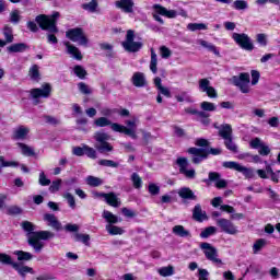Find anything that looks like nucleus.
<instances>
[{"mask_svg":"<svg viewBox=\"0 0 280 280\" xmlns=\"http://www.w3.org/2000/svg\"><path fill=\"white\" fill-rule=\"evenodd\" d=\"M60 185H62V179L54 180L49 186L50 194H56V191H60Z\"/></svg>","mask_w":280,"mask_h":280,"instance_id":"61","label":"nucleus"},{"mask_svg":"<svg viewBox=\"0 0 280 280\" xmlns=\"http://www.w3.org/2000/svg\"><path fill=\"white\" fill-rule=\"evenodd\" d=\"M131 180L133 183L135 189H141V187H143V180L141 179L139 174L132 173Z\"/></svg>","mask_w":280,"mask_h":280,"instance_id":"51","label":"nucleus"},{"mask_svg":"<svg viewBox=\"0 0 280 280\" xmlns=\"http://www.w3.org/2000/svg\"><path fill=\"white\" fill-rule=\"evenodd\" d=\"M238 172L246 178H253L255 176L253 168H248L246 166L241 165V167L238 168Z\"/></svg>","mask_w":280,"mask_h":280,"instance_id":"57","label":"nucleus"},{"mask_svg":"<svg viewBox=\"0 0 280 280\" xmlns=\"http://www.w3.org/2000/svg\"><path fill=\"white\" fill-rule=\"evenodd\" d=\"M188 154L192 155V163L195 165H199V163H202V161L207 160V153L206 149H198L196 147L188 149Z\"/></svg>","mask_w":280,"mask_h":280,"instance_id":"15","label":"nucleus"},{"mask_svg":"<svg viewBox=\"0 0 280 280\" xmlns=\"http://www.w3.org/2000/svg\"><path fill=\"white\" fill-rule=\"evenodd\" d=\"M85 156H88V159H97V151L89 145L85 144Z\"/></svg>","mask_w":280,"mask_h":280,"instance_id":"62","label":"nucleus"},{"mask_svg":"<svg viewBox=\"0 0 280 280\" xmlns=\"http://www.w3.org/2000/svg\"><path fill=\"white\" fill-rule=\"evenodd\" d=\"M44 221L54 229V231H62V223L58 221V218L55 214L46 213L44 214Z\"/></svg>","mask_w":280,"mask_h":280,"instance_id":"18","label":"nucleus"},{"mask_svg":"<svg viewBox=\"0 0 280 280\" xmlns=\"http://www.w3.org/2000/svg\"><path fill=\"white\" fill-rule=\"evenodd\" d=\"M199 248H201L208 261H212V264H215L217 266H222V259L218 258V248L213 247L211 243H201Z\"/></svg>","mask_w":280,"mask_h":280,"instance_id":"6","label":"nucleus"},{"mask_svg":"<svg viewBox=\"0 0 280 280\" xmlns=\"http://www.w3.org/2000/svg\"><path fill=\"white\" fill-rule=\"evenodd\" d=\"M2 34L4 36V40L7 42V45H10L11 43H14V31L11 26L5 25L2 28Z\"/></svg>","mask_w":280,"mask_h":280,"instance_id":"28","label":"nucleus"},{"mask_svg":"<svg viewBox=\"0 0 280 280\" xmlns=\"http://www.w3.org/2000/svg\"><path fill=\"white\" fill-rule=\"evenodd\" d=\"M187 30L190 32H198L200 30H207V24L203 23H189Z\"/></svg>","mask_w":280,"mask_h":280,"instance_id":"53","label":"nucleus"},{"mask_svg":"<svg viewBox=\"0 0 280 280\" xmlns=\"http://www.w3.org/2000/svg\"><path fill=\"white\" fill-rule=\"evenodd\" d=\"M232 8H234V10H248V2L245 0H235Z\"/></svg>","mask_w":280,"mask_h":280,"instance_id":"52","label":"nucleus"},{"mask_svg":"<svg viewBox=\"0 0 280 280\" xmlns=\"http://www.w3.org/2000/svg\"><path fill=\"white\" fill-rule=\"evenodd\" d=\"M192 218L196 222H205L207 220V213L202 211L200 203H197L192 210Z\"/></svg>","mask_w":280,"mask_h":280,"instance_id":"25","label":"nucleus"},{"mask_svg":"<svg viewBox=\"0 0 280 280\" xmlns=\"http://www.w3.org/2000/svg\"><path fill=\"white\" fill-rule=\"evenodd\" d=\"M10 21L16 25L21 21V15L19 14V10H14L10 13Z\"/></svg>","mask_w":280,"mask_h":280,"instance_id":"64","label":"nucleus"},{"mask_svg":"<svg viewBox=\"0 0 280 280\" xmlns=\"http://www.w3.org/2000/svg\"><path fill=\"white\" fill-rule=\"evenodd\" d=\"M73 73L74 75H77V78H79L80 80H85L86 75H89V72H86V69H84V67L77 65L73 68Z\"/></svg>","mask_w":280,"mask_h":280,"instance_id":"36","label":"nucleus"},{"mask_svg":"<svg viewBox=\"0 0 280 280\" xmlns=\"http://www.w3.org/2000/svg\"><path fill=\"white\" fill-rule=\"evenodd\" d=\"M266 244H268V241H266V238H258L253 245L254 255H257V253H259L261 248L266 246Z\"/></svg>","mask_w":280,"mask_h":280,"instance_id":"41","label":"nucleus"},{"mask_svg":"<svg viewBox=\"0 0 280 280\" xmlns=\"http://www.w3.org/2000/svg\"><path fill=\"white\" fill-rule=\"evenodd\" d=\"M219 137H221L223 140L233 137V127H231L230 124L221 125L219 129Z\"/></svg>","mask_w":280,"mask_h":280,"instance_id":"24","label":"nucleus"},{"mask_svg":"<svg viewBox=\"0 0 280 280\" xmlns=\"http://www.w3.org/2000/svg\"><path fill=\"white\" fill-rule=\"evenodd\" d=\"M85 183L90 187H100V185H104V180L102 178L95 177L93 175L88 176Z\"/></svg>","mask_w":280,"mask_h":280,"instance_id":"35","label":"nucleus"},{"mask_svg":"<svg viewBox=\"0 0 280 280\" xmlns=\"http://www.w3.org/2000/svg\"><path fill=\"white\" fill-rule=\"evenodd\" d=\"M126 126L114 122L112 125V130L114 132L127 135V137H131V139H137V119L126 120Z\"/></svg>","mask_w":280,"mask_h":280,"instance_id":"3","label":"nucleus"},{"mask_svg":"<svg viewBox=\"0 0 280 280\" xmlns=\"http://www.w3.org/2000/svg\"><path fill=\"white\" fill-rule=\"evenodd\" d=\"M223 167H225L226 170H235V172H240V167H242V164L237 163V162H223Z\"/></svg>","mask_w":280,"mask_h":280,"instance_id":"56","label":"nucleus"},{"mask_svg":"<svg viewBox=\"0 0 280 280\" xmlns=\"http://www.w3.org/2000/svg\"><path fill=\"white\" fill-rule=\"evenodd\" d=\"M14 255H16L18 261H32L34 259V255L30 252L15 250Z\"/></svg>","mask_w":280,"mask_h":280,"instance_id":"32","label":"nucleus"},{"mask_svg":"<svg viewBox=\"0 0 280 280\" xmlns=\"http://www.w3.org/2000/svg\"><path fill=\"white\" fill-rule=\"evenodd\" d=\"M158 65H159V58L156 56V51H154V48H151L150 70L154 74H156L159 71V68L156 67Z\"/></svg>","mask_w":280,"mask_h":280,"instance_id":"33","label":"nucleus"},{"mask_svg":"<svg viewBox=\"0 0 280 280\" xmlns=\"http://www.w3.org/2000/svg\"><path fill=\"white\" fill-rule=\"evenodd\" d=\"M98 165L102 167H119V162L113 160H100Z\"/></svg>","mask_w":280,"mask_h":280,"instance_id":"54","label":"nucleus"},{"mask_svg":"<svg viewBox=\"0 0 280 280\" xmlns=\"http://www.w3.org/2000/svg\"><path fill=\"white\" fill-rule=\"evenodd\" d=\"M153 8L155 10V13H153V19L155 21H158V23H160L161 25H163V23H164L161 16H166L167 19H176V16H177L176 11L167 10V9H165V7H162L160 4H154ZM159 14L161 16H159Z\"/></svg>","mask_w":280,"mask_h":280,"instance_id":"11","label":"nucleus"},{"mask_svg":"<svg viewBox=\"0 0 280 280\" xmlns=\"http://www.w3.org/2000/svg\"><path fill=\"white\" fill-rule=\"evenodd\" d=\"M224 145H225L226 150H230V152H233L234 154H237V152H238L237 144L234 143L233 136L230 137V138H226L224 140Z\"/></svg>","mask_w":280,"mask_h":280,"instance_id":"40","label":"nucleus"},{"mask_svg":"<svg viewBox=\"0 0 280 280\" xmlns=\"http://www.w3.org/2000/svg\"><path fill=\"white\" fill-rule=\"evenodd\" d=\"M31 97L34 101V104L37 105L39 104L40 97L44 100H47L48 97H51V84L49 83H44L42 88H36L31 90Z\"/></svg>","mask_w":280,"mask_h":280,"instance_id":"8","label":"nucleus"},{"mask_svg":"<svg viewBox=\"0 0 280 280\" xmlns=\"http://www.w3.org/2000/svg\"><path fill=\"white\" fill-rule=\"evenodd\" d=\"M86 150V144H83L82 147H73L72 154L74 156H84Z\"/></svg>","mask_w":280,"mask_h":280,"instance_id":"60","label":"nucleus"},{"mask_svg":"<svg viewBox=\"0 0 280 280\" xmlns=\"http://www.w3.org/2000/svg\"><path fill=\"white\" fill-rule=\"evenodd\" d=\"M234 86H238L243 93H250V74L248 72H242L238 77H232Z\"/></svg>","mask_w":280,"mask_h":280,"instance_id":"9","label":"nucleus"},{"mask_svg":"<svg viewBox=\"0 0 280 280\" xmlns=\"http://www.w3.org/2000/svg\"><path fill=\"white\" fill-rule=\"evenodd\" d=\"M232 38L236 45H238V47L245 51H253V49H255L253 39L245 33H233Z\"/></svg>","mask_w":280,"mask_h":280,"instance_id":"7","label":"nucleus"},{"mask_svg":"<svg viewBox=\"0 0 280 280\" xmlns=\"http://www.w3.org/2000/svg\"><path fill=\"white\" fill-rule=\"evenodd\" d=\"M158 272L160 277H172L174 276V266L168 265L166 267H161L160 269H158Z\"/></svg>","mask_w":280,"mask_h":280,"instance_id":"39","label":"nucleus"},{"mask_svg":"<svg viewBox=\"0 0 280 280\" xmlns=\"http://www.w3.org/2000/svg\"><path fill=\"white\" fill-rule=\"evenodd\" d=\"M63 198L67 200L70 209H75V197L71 192L63 194Z\"/></svg>","mask_w":280,"mask_h":280,"instance_id":"59","label":"nucleus"},{"mask_svg":"<svg viewBox=\"0 0 280 280\" xmlns=\"http://www.w3.org/2000/svg\"><path fill=\"white\" fill-rule=\"evenodd\" d=\"M13 268L19 272L21 277H25L30 272V275H34V269L28 266H21V264L15 262L13 264Z\"/></svg>","mask_w":280,"mask_h":280,"instance_id":"26","label":"nucleus"},{"mask_svg":"<svg viewBox=\"0 0 280 280\" xmlns=\"http://www.w3.org/2000/svg\"><path fill=\"white\" fill-rule=\"evenodd\" d=\"M131 84H133L137 89H143L148 86L145 74L143 72H135L131 77Z\"/></svg>","mask_w":280,"mask_h":280,"instance_id":"16","label":"nucleus"},{"mask_svg":"<svg viewBox=\"0 0 280 280\" xmlns=\"http://www.w3.org/2000/svg\"><path fill=\"white\" fill-rule=\"evenodd\" d=\"M113 124L115 122L110 121L107 117H100L94 120V126H96V128H106V126L113 128Z\"/></svg>","mask_w":280,"mask_h":280,"instance_id":"34","label":"nucleus"},{"mask_svg":"<svg viewBox=\"0 0 280 280\" xmlns=\"http://www.w3.org/2000/svg\"><path fill=\"white\" fill-rule=\"evenodd\" d=\"M198 45H201V47L208 49V51H211L212 54H214V56H220V50H218V47H215V45L205 39H198Z\"/></svg>","mask_w":280,"mask_h":280,"instance_id":"29","label":"nucleus"},{"mask_svg":"<svg viewBox=\"0 0 280 280\" xmlns=\"http://www.w3.org/2000/svg\"><path fill=\"white\" fill-rule=\"evenodd\" d=\"M256 43H258L260 47H268V36L266 33H258L256 35Z\"/></svg>","mask_w":280,"mask_h":280,"instance_id":"47","label":"nucleus"},{"mask_svg":"<svg viewBox=\"0 0 280 280\" xmlns=\"http://www.w3.org/2000/svg\"><path fill=\"white\" fill-rule=\"evenodd\" d=\"M65 46L67 48V54L74 58V60H82V52L80 51V48L75 47L69 42H65Z\"/></svg>","mask_w":280,"mask_h":280,"instance_id":"21","label":"nucleus"},{"mask_svg":"<svg viewBox=\"0 0 280 280\" xmlns=\"http://www.w3.org/2000/svg\"><path fill=\"white\" fill-rule=\"evenodd\" d=\"M23 208L19 206H10L7 208V215H21Z\"/></svg>","mask_w":280,"mask_h":280,"instance_id":"50","label":"nucleus"},{"mask_svg":"<svg viewBox=\"0 0 280 280\" xmlns=\"http://www.w3.org/2000/svg\"><path fill=\"white\" fill-rule=\"evenodd\" d=\"M177 194L183 200H198V196H196V194H194V190H191V188L189 187L179 188Z\"/></svg>","mask_w":280,"mask_h":280,"instance_id":"20","label":"nucleus"},{"mask_svg":"<svg viewBox=\"0 0 280 280\" xmlns=\"http://www.w3.org/2000/svg\"><path fill=\"white\" fill-rule=\"evenodd\" d=\"M0 264H3L4 266H12L14 268V260H12V256L5 254V253H0Z\"/></svg>","mask_w":280,"mask_h":280,"instance_id":"44","label":"nucleus"},{"mask_svg":"<svg viewBox=\"0 0 280 280\" xmlns=\"http://www.w3.org/2000/svg\"><path fill=\"white\" fill-rule=\"evenodd\" d=\"M103 218L110 226H113V224H117V222H121V219H119V217L113 214V212L108 210L103 211Z\"/></svg>","mask_w":280,"mask_h":280,"instance_id":"27","label":"nucleus"},{"mask_svg":"<svg viewBox=\"0 0 280 280\" xmlns=\"http://www.w3.org/2000/svg\"><path fill=\"white\" fill-rule=\"evenodd\" d=\"M175 100H177V102H188V103L194 102L191 100V96H189V94H187V92H182L179 95H176Z\"/></svg>","mask_w":280,"mask_h":280,"instance_id":"63","label":"nucleus"},{"mask_svg":"<svg viewBox=\"0 0 280 280\" xmlns=\"http://www.w3.org/2000/svg\"><path fill=\"white\" fill-rule=\"evenodd\" d=\"M21 226L26 233V242L28 246H31L35 253H42L45 248L44 242L56 237V234L51 231H35L36 226L30 221H23Z\"/></svg>","mask_w":280,"mask_h":280,"instance_id":"1","label":"nucleus"},{"mask_svg":"<svg viewBox=\"0 0 280 280\" xmlns=\"http://www.w3.org/2000/svg\"><path fill=\"white\" fill-rule=\"evenodd\" d=\"M115 5L126 14H132L135 12V1L132 0H119L115 2Z\"/></svg>","mask_w":280,"mask_h":280,"instance_id":"17","label":"nucleus"},{"mask_svg":"<svg viewBox=\"0 0 280 280\" xmlns=\"http://www.w3.org/2000/svg\"><path fill=\"white\" fill-rule=\"evenodd\" d=\"M18 147L22 150V154H24V156H34L36 154L34 152V148H32L23 142H19Z\"/></svg>","mask_w":280,"mask_h":280,"instance_id":"37","label":"nucleus"},{"mask_svg":"<svg viewBox=\"0 0 280 280\" xmlns=\"http://www.w3.org/2000/svg\"><path fill=\"white\" fill-rule=\"evenodd\" d=\"M218 232V229L215 226H208L200 233V237L202 240H207L208 237H211V235H215Z\"/></svg>","mask_w":280,"mask_h":280,"instance_id":"42","label":"nucleus"},{"mask_svg":"<svg viewBox=\"0 0 280 280\" xmlns=\"http://www.w3.org/2000/svg\"><path fill=\"white\" fill-rule=\"evenodd\" d=\"M217 226L221 229L222 233H226L228 235H237V226L235 224L225 218L217 219Z\"/></svg>","mask_w":280,"mask_h":280,"instance_id":"12","label":"nucleus"},{"mask_svg":"<svg viewBox=\"0 0 280 280\" xmlns=\"http://www.w3.org/2000/svg\"><path fill=\"white\" fill-rule=\"evenodd\" d=\"M94 139L97 141V143H107L108 139H110V136H108L106 132L98 131L94 135Z\"/></svg>","mask_w":280,"mask_h":280,"instance_id":"48","label":"nucleus"},{"mask_svg":"<svg viewBox=\"0 0 280 280\" xmlns=\"http://www.w3.org/2000/svg\"><path fill=\"white\" fill-rule=\"evenodd\" d=\"M121 45L125 51H128L129 54H137V51H141L143 48L142 42H135V31L132 30L127 31L126 38Z\"/></svg>","mask_w":280,"mask_h":280,"instance_id":"4","label":"nucleus"},{"mask_svg":"<svg viewBox=\"0 0 280 280\" xmlns=\"http://www.w3.org/2000/svg\"><path fill=\"white\" fill-rule=\"evenodd\" d=\"M27 135H30V128L25 126H19L13 131V139H15V141H19V140L23 141L24 139L27 138Z\"/></svg>","mask_w":280,"mask_h":280,"instance_id":"23","label":"nucleus"},{"mask_svg":"<svg viewBox=\"0 0 280 280\" xmlns=\"http://www.w3.org/2000/svg\"><path fill=\"white\" fill-rule=\"evenodd\" d=\"M28 75H30L31 80H34L35 82H38V80H40V71L38 70V65H34L30 69Z\"/></svg>","mask_w":280,"mask_h":280,"instance_id":"43","label":"nucleus"},{"mask_svg":"<svg viewBox=\"0 0 280 280\" xmlns=\"http://www.w3.org/2000/svg\"><path fill=\"white\" fill-rule=\"evenodd\" d=\"M200 107H201V109H203L206 113H213V112H215L217 110V106H215V104H213V103H211V102H207V101H205V102H202L201 104H200Z\"/></svg>","mask_w":280,"mask_h":280,"instance_id":"49","label":"nucleus"},{"mask_svg":"<svg viewBox=\"0 0 280 280\" xmlns=\"http://www.w3.org/2000/svg\"><path fill=\"white\" fill-rule=\"evenodd\" d=\"M174 235H177V237H191V232L189 230H186L183 225H175L173 228Z\"/></svg>","mask_w":280,"mask_h":280,"instance_id":"30","label":"nucleus"},{"mask_svg":"<svg viewBox=\"0 0 280 280\" xmlns=\"http://www.w3.org/2000/svg\"><path fill=\"white\" fill-rule=\"evenodd\" d=\"M95 149L97 150V152H100V154H106L108 152H113L114 150L113 144H110V142L97 143L95 144Z\"/></svg>","mask_w":280,"mask_h":280,"instance_id":"31","label":"nucleus"},{"mask_svg":"<svg viewBox=\"0 0 280 280\" xmlns=\"http://www.w3.org/2000/svg\"><path fill=\"white\" fill-rule=\"evenodd\" d=\"M66 38H69L72 43H78L82 47H86L89 45V38L84 34V30L80 27L70 28L66 32Z\"/></svg>","mask_w":280,"mask_h":280,"instance_id":"5","label":"nucleus"},{"mask_svg":"<svg viewBox=\"0 0 280 280\" xmlns=\"http://www.w3.org/2000/svg\"><path fill=\"white\" fill-rule=\"evenodd\" d=\"M176 163L179 167V174H183L190 180H194V178H196V170H187V167H189V161L187 160V158H178L176 160Z\"/></svg>","mask_w":280,"mask_h":280,"instance_id":"13","label":"nucleus"},{"mask_svg":"<svg viewBox=\"0 0 280 280\" xmlns=\"http://www.w3.org/2000/svg\"><path fill=\"white\" fill-rule=\"evenodd\" d=\"M78 89H79L80 93H82L83 95H91V93H93L91 88H89V85L84 82L78 83Z\"/></svg>","mask_w":280,"mask_h":280,"instance_id":"58","label":"nucleus"},{"mask_svg":"<svg viewBox=\"0 0 280 280\" xmlns=\"http://www.w3.org/2000/svg\"><path fill=\"white\" fill-rule=\"evenodd\" d=\"M27 49H30V46L25 43H16L7 47L8 54H23V51H27Z\"/></svg>","mask_w":280,"mask_h":280,"instance_id":"22","label":"nucleus"},{"mask_svg":"<svg viewBox=\"0 0 280 280\" xmlns=\"http://www.w3.org/2000/svg\"><path fill=\"white\" fill-rule=\"evenodd\" d=\"M38 184L42 187H48V185H51V179L47 178V175H45V172L42 171L39 173Z\"/></svg>","mask_w":280,"mask_h":280,"instance_id":"55","label":"nucleus"},{"mask_svg":"<svg viewBox=\"0 0 280 280\" xmlns=\"http://www.w3.org/2000/svg\"><path fill=\"white\" fill-rule=\"evenodd\" d=\"M199 91H201V93H206L208 97L213 100L218 97V92L213 86H211V81H209V79L199 80Z\"/></svg>","mask_w":280,"mask_h":280,"instance_id":"14","label":"nucleus"},{"mask_svg":"<svg viewBox=\"0 0 280 280\" xmlns=\"http://www.w3.org/2000/svg\"><path fill=\"white\" fill-rule=\"evenodd\" d=\"M74 240H75V242H81L85 246H91V235H89V234L75 233Z\"/></svg>","mask_w":280,"mask_h":280,"instance_id":"38","label":"nucleus"},{"mask_svg":"<svg viewBox=\"0 0 280 280\" xmlns=\"http://www.w3.org/2000/svg\"><path fill=\"white\" fill-rule=\"evenodd\" d=\"M102 198H104L105 202H107L109 207H114L115 209L121 207V199H119L115 192L102 194Z\"/></svg>","mask_w":280,"mask_h":280,"instance_id":"19","label":"nucleus"},{"mask_svg":"<svg viewBox=\"0 0 280 280\" xmlns=\"http://www.w3.org/2000/svg\"><path fill=\"white\" fill-rule=\"evenodd\" d=\"M58 19H60V12L55 11L50 16L39 14L35 18V22L39 25L40 30L48 32L47 40L50 45H58V37L54 34H58L59 30L57 26Z\"/></svg>","mask_w":280,"mask_h":280,"instance_id":"2","label":"nucleus"},{"mask_svg":"<svg viewBox=\"0 0 280 280\" xmlns=\"http://www.w3.org/2000/svg\"><path fill=\"white\" fill-rule=\"evenodd\" d=\"M97 7H98L97 0H92L89 3L82 4L83 10H86V12H92V13L97 12Z\"/></svg>","mask_w":280,"mask_h":280,"instance_id":"46","label":"nucleus"},{"mask_svg":"<svg viewBox=\"0 0 280 280\" xmlns=\"http://www.w3.org/2000/svg\"><path fill=\"white\" fill-rule=\"evenodd\" d=\"M203 183H206V185L214 183V187H217V189H226L229 185V182H226V179H222V175L218 172H210L208 174V178L203 179Z\"/></svg>","mask_w":280,"mask_h":280,"instance_id":"10","label":"nucleus"},{"mask_svg":"<svg viewBox=\"0 0 280 280\" xmlns=\"http://www.w3.org/2000/svg\"><path fill=\"white\" fill-rule=\"evenodd\" d=\"M106 231L109 233V235H124V229L117 226V225H106Z\"/></svg>","mask_w":280,"mask_h":280,"instance_id":"45","label":"nucleus"}]
</instances>
